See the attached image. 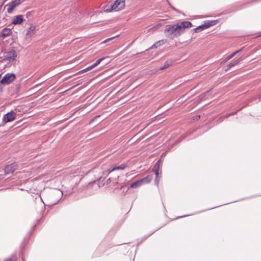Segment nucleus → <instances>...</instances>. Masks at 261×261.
Returning a JSON list of instances; mask_svg holds the SVG:
<instances>
[{
    "label": "nucleus",
    "mask_w": 261,
    "mask_h": 261,
    "mask_svg": "<svg viewBox=\"0 0 261 261\" xmlns=\"http://www.w3.org/2000/svg\"><path fill=\"white\" fill-rule=\"evenodd\" d=\"M180 29L177 23L173 24H167L165 27L164 33L166 36L172 39L178 37L182 34Z\"/></svg>",
    "instance_id": "obj_1"
},
{
    "label": "nucleus",
    "mask_w": 261,
    "mask_h": 261,
    "mask_svg": "<svg viewBox=\"0 0 261 261\" xmlns=\"http://www.w3.org/2000/svg\"><path fill=\"white\" fill-rule=\"evenodd\" d=\"M16 79V75L13 73H8L6 74L1 80L2 84H9Z\"/></svg>",
    "instance_id": "obj_2"
},
{
    "label": "nucleus",
    "mask_w": 261,
    "mask_h": 261,
    "mask_svg": "<svg viewBox=\"0 0 261 261\" xmlns=\"http://www.w3.org/2000/svg\"><path fill=\"white\" fill-rule=\"evenodd\" d=\"M16 117V113L11 111L10 112L5 114L3 118V122L4 123H7L13 121Z\"/></svg>",
    "instance_id": "obj_3"
},
{
    "label": "nucleus",
    "mask_w": 261,
    "mask_h": 261,
    "mask_svg": "<svg viewBox=\"0 0 261 261\" xmlns=\"http://www.w3.org/2000/svg\"><path fill=\"white\" fill-rule=\"evenodd\" d=\"M18 168L17 163L13 162L12 164L6 166L4 169L5 174H8L13 173Z\"/></svg>",
    "instance_id": "obj_4"
},
{
    "label": "nucleus",
    "mask_w": 261,
    "mask_h": 261,
    "mask_svg": "<svg viewBox=\"0 0 261 261\" xmlns=\"http://www.w3.org/2000/svg\"><path fill=\"white\" fill-rule=\"evenodd\" d=\"M6 61H8L9 62H13L16 58L17 54L16 51L14 49H11L9 51H6Z\"/></svg>",
    "instance_id": "obj_5"
},
{
    "label": "nucleus",
    "mask_w": 261,
    "mask_h": 261,
    "mask_svg": "<svg viewBox=\"0 0 261 261\" xmlns=\"http://www.w3.org/2000/svg\"><path fill=\"white\" fill-rule=\"evenodd\" d=\"M125 0H116L113 4V7L119 9V11L123 10L125 7Z\"/></svg>",
    "instance_id": "obj_6"
},
{
    "label": "nucleus",
    "mask_w": 261,
    "mask_h": 261,
    "mask_svg": "<svg viewBox=\"0 0 261 261\" xmlns=\"http://www.w3.org/2000/svg\"><path fill=\"white\" fill-rule=\"evenodd\" d=\"M177 23L178 24L179 27L180 28V30L182 34L184 33L185 29L191 28L192 25L191 22L188 21H183Z\"/></svg>",
    "instance_id": "obj_7"
},
{
    "label": "nucleus",
    "mask_w": 261,
    "mask_h": 261,
    "mask_svg": "<svg viewBox=\"0 0 261 261\" xmlns=\"http://www.w3.org/2000/svg\"><path fill=\"white\" fill-rule=\"evenodd\" d=\"M23 21V16L18 15L14 16L12 19V23L15 25L20 24Z\"/></svg>",
    "instance_id": "obj_8"
},
{
    "label": "nucleus",
    "mask_w": 261,
    "mask_h": 261,
    "mask_svg": "<svg viewBox=\"0 0 261 261\" xmlns=\"http://www.w3.org/2000/svg\"><path fill=\"white\" fill-rule=\"evenodd\" d=\"M103 11L104 12L109 13L112 11H119V9L115 8L114 6L113 7V4H111L110 5H107L102 7Z\"/></svg>",
    "instance_id": "obj_9"
},
{
    "label": "nucleus",
    "mask_w": 261,
    "mask_h": 261,
    "mask_svg": "<svg viewBox=\"0 0 261 261\" xmlns=\"http://www.w3.org/2000/svg\"><path fill=\"white\" fill-rule=\"evenodd\" d=\"M162 163L161 159L159 160L156 163L154 164L153 167V171L154 172L155 174L156 175V177H159V168L160 165Z\"/></svg>",
    "instance_id": "obj_10"
},
{
    "label": "nucleus",
    "mask_w": 261,
    "mask_h": 261,
    "mask_svg": "<svg viewBox=\"0 0 261 261\" xmlns=\"http://www.w3.org/2000/svg\"><path fill=\"white\" fill-rule=\"evenodd\" d=\"M11 33V29L5 28L2 30L0 33V37L5 38L9 36Z\"/></svg>",
    "instance_id": "obj_11"
},
{
    "label": "nucleus",
    "mask_w": 261,
    "mask_h": 261,
    "mask_svg": "<svg viewBox=\"0 0 261 261\" xmlns=\"http://www.w3.org/2000/svg\"><path fill=\"white\" fill-rule=\"evenodd\" d=\"M240 58L232 60L230 63L227 65L226 70L229 69L231 67L237 65L240 62Z\"/></svg>",
    "instance_id": "obj_12"
},
{
    "label": "nucleus",
    "mask_w": 261,
    "mask_h": 261,
    "mask_svg": "<svg viewBox=\"0 0 261 261\" xmlns=\"http://www.w3.org/2000/svg\"><path fill=\"white\" fill-rule=\"evenodd\" d=\"M35 27L34 25H32L27 31L26 33V36L27 37H31L32 35H33L35 33Z\"/></svg>",
    "instance_id": "obj_13"
},
{
    "label": "nucleus",
    "mask_w": 261,
    "mask_h": 261,
    "mask_svg": "<svg viewBox=\"0 0 261 261\" xmlns=\"http://www.w3.org/2000/svg\"><path fill=\"white\" fill-rule=\"evenodd\" d=\"M166 41L165 40H159V41L156 42L153 45H152V46L149 48V49L157 48L158 47L160 46L162 44H165L166 43Z\"/></svg>",
    "instance_id": "obj_14"
},
{
    "label": "nucleus",
    "mask_w": 261,
    "mask_h": 261,
    "mask_svg": "<svg viewBox=\"0 0 261 261\" xmlns=\"http://www.w3.org/2000/svg\"><path fill=\"white\" fill-rule=\"evenodd\" d=\"M152 179V175H148L146 177L142 178L141 179V181L142 184H147L149 183L151 179Z\"/></svg>",
    "instance_id": "obj_15"
},
{
    "label": "nucleus",
    "mask_w": 261,
    "mask_h": 261,
    "mask_svg": "<svg viewBox=\"0 0 261 261\" xmlns=\"http://www.w3.org/2000/svg\"><path fill=\"white\" fill-rule=\"evenodd\" d=\"M6 7H7V13L11 14L13 12L14 9L15 8L13 5H11L10 3L6 5Z\"/></svg>",
    "instance_id": "obj_16"
},
{
    "label": "nucleus",
    "mask_w": 261,
    "mask_h": 261,
    "mask_svg": "<svg viewBox=\"0 0 261 261\" xmlns=\"http://www.w3.org/2000/svg\"><path fill=\"white\" fill-rule=\"evenodd\" d=\"M142 183L141 181V179L138 180L136 181H135L131 184L130 187L132 188H137L138 187H139L142 185Z\"/></svg>",
    "instance_id": "obj_17"
},
{
    "label": "nucleus",
    "mask_w": 261,
    "mask_h": 261,
    "mask_svg": "<svg viewBox=\"0 0 261 261\" xmlns=\"http://www.w3.org/2000/svg\"><path fill=\"white\" fill-rule=\"evenodd\" d=\"M173 63V61L172 60H167L164 63V65L162 67H161V70L165 69L170 66H171Z\"/></svg>",
    "instance_id": "obj_18"
},
{
    "label": "nucleus",
    "mask_w": 261,
    "mask_h": 261,
    "mask_svg": "<svg viewBox=\"0 0 261 261\" xmlns=\"http://www.w3.org/2000/svg\"><path fill=\"white\" fill-rule=\"evenodd\" d=\"M127 167V165L125 164H122L118 166H116L114 168H113L110 172H113L116 170H123L124 169Z\"/></svg>",
    "instance_id": "obj_19"
},
{
    "label": "nucleus",
    "mask_w": 261,
    "mask_h": 261,
    "mask_svg": "<svg viewBox=\"0 0 261 261\" xmlns=\"http://www.w3.org/2000/svg\"><path fill=\"white\" fill-rule=\"evenodd\" d=\"M23 2H24V0H14L10 3L11 5H13V6L15 8H16L17 6H18L19 5H20Z\"/></svg>",
    "instance_id": "obj_20"
},
{
    "label": "nucleus",
    "mask_w": 261,
    "mask_h": 261,
    "mask_svg": "<svg viewBox=\"0 0 261 261\" xmlns=\"http://www.w3.org/2000/svg\"><path fill=\"white\" fill-rule=\"evenodd\" d=\"M243 49V47H242V48H241L240 49L238 50H237L236 51H234V53H233L232 54L229 55V56H228L227 57H226V60H229L230 59H231L232 58H233L236 54H237L238 53L240 52L242 50V49Z\"/></svg>",
    "instance_id": "obj_21"
},
{
    "label": "nucleus",
    "mask_w": 261,
    "mask_h": 261,
    "mask_svg": "<svg viewBox=\"0 0 261 261\" xmlns=\"http://www.w3.org/2000/svg\"><path fill=\"white\" fill-rule=\"evenodd\" d=\"M205 29H206L204 25V24H203L200 25L197 27V28H195L194 31L196 33H198V32H200L202 30H204Z\"/></svg>",
    "instance_id": "obj_22"
},
{
    "label": "nucleus",
    "mask_w": 261,
    "mask_h": 261,
    "mask_svg": "<svg viewBox=\"0 0 261 261\" xmlns=\"http://www.w3.org/2000/svg\"><path fill=\"white\" fill-rule=\"evenodd\" d=\"M204 24L205 27V28L207 29L209 27L214 25L215 24V23L214 21H205Z\"/></svg>",
    "instance_id": "obj_23"
},
{
    "label": "nucleus",
    "mask_w": 261,
    "mask_h": 261,
    "mask_svg": "<svg viewBox=\"0 0 261 261\" xmlns=\"http://www.w3.org/2000/svg\"><path fill=\"white\" fill-rule=\"evenodd\" d=\"M107 58H108V57H105L101 58L98 59L97 60H96L95 63H94L93 64V65L95 66V67L97 66L98 65H99L101 63V62L102 61H103V60H105V59H106Z\"/></svg>",
    "instance_id": "obj_24"
},
{
    "label": "nucleus",
    "mask_w": 261,
    "mask_h": 261,
    "mask_svg": "<svg viewBox=\"0 0 261 261\" xmlns=\"http://www.w3.org/2000/svg\"><path fill=\"white\" fill-rule=\"evenodd\" d=\"M5 58H6V55L5 52H4V53L2 52L1 53H0V59H1L3 61H5V60H6V59H5Z\"/></svg>",
    "instance_id": "obj_25"
},
{
    "label": "nucleus",
    "mask_w": 261,
    "mask_h": 261,
    "mask_svg": "<svg viewBox=\"0 0 261 261\" xmlns=\"http://www.w3.org/2000/svg\"><path fill=\"white\" fill-rule=\"evenodd\" d=\"M7 16H8L6 14V15L5 16H4L3 17V18L2 19V21H3V26L5 25L6 24V22L8 20Z\"/></svg>",
    "instance_id": "obj_26"
},
{
    "label": "nucleus",
    "mask_w": 261,
    "mask_h": 261,
    "mask_svg": "<svg viewBox=\"0 0 261 261\" xmlns=\"http://www.w3.org/2000/svg\"><path fill=\"white\" fill-rule=\"evenodd\" d=\"M118 36V35H117L116 36H114V37H112L111 38H108L105 40H104L102 42V43H107V42L109 41L110 40H112L113 39L116 38V37H117Z\"/></svg>",
    "instance_id": "obj_27"
},
{
    "label": "nucleus",
    "mask_w": 261,
    "mask_h": 261,
    "mask_svg": "<svg viewBox=\"0 0 261 261\" xmlns=\"http://www.w3.org/2000/svg\"><path fill=\"white\" fill-rule=\"evenodd\" d=\"M6 5L4 6L3 4H2L1 5H0V12L1 13L3 12L5 9Z\"/></svg>",
    "instance_id": "obj_28"
},
{
    "label": "nucleus",
    "mask_w": 261,
    "mask_h": 261,
    "mask_svg": "<svg viewBox=\"0 0 261 261\" xmlns=\"http://www.w3.org/2000/svg\"><path fill=\"white\" fill-rule=\"evenodd\" d=\"M14 257H15V255H12L10 257L4 259V261H12Z\"/></svg>",
    "instance_id": "obj_29"
},
{
    "label": "nucleus",
    "mask_w": 261,
    "mask_h": 261,
    "mask_svg": "<svg viewBox=\"0 0 261 261\" xmlns=\"http://www.w3.org/2000/svg\"><path fill=\"white\" fill-rule=\"evenodd\" d=\"M87 71H88V70H87V68H85V69H84L79 71L77 73H76V74H79L87 72Z\"/></svg>",
    "instance_id": "obj_30"
},
{
    "label": "nucleus",
    "mask_w": 261,
    "mask_h": 261,
    "mask_svg": "<svg viewBox=\"0 0 261 261\" xmlns=\"http://www.w3.org/2000/svg\"><path fill=\"white\" fill-rule=\"evenodd\" d=\"M87 71H88V70H87V68H85V69H84L79 71L77 73H76V74H79L87 72Z\"/></svg>",
    "instance_id": "obj_31"
},
{
    "label": "nucleus",
    "mask_w": 261,
    "mask_h": 261,
    "mask_svg": "<svg viewBox=\"0 0 261 261\" xmlns=\"http://www.w3.org/2000/svg\"><path fill=\"white\" fill-rule=\"evenodd\" d=\"M154 182L156 185L158 186L159 185V180L158 179V177H156V175H155V179Z\"/></svg>",
    "instance_id": "obj_32"
},
{
    "label": "nucleus",
    "mask_w": 261,
    "mask_h": 261,
    "mask_svg": "<svg viewBox=\"0 0 261 261\" xmlns=\"http://www.w3.org/2000/svg\"><path fill=\"white\" fill-rule=\"evenodd\" d=\"M94 67H95V66L93 64H92V65L87 67V69L88 71H89V70L93 68Z\"/></svg>",
    "instance_id": "obj_33"
},
{
    "label": "nucleus",
    "mask_w": 261,
    "mask_h": 261,
    "mask_svg": "<svg viewBox=\"0 0 261 261\" xmlns=\"http://www.w3.org/2000/svg\"><path fill=\"white\" fill-rule=\"evenodd\" d=\"M94 67H95V66L93 64H92V65L87 67V69L88 71H89V70L93 68Z\"/></svg>",
    "instance_id": "obj_34"
},
{
    "label": "nucleus",
    "mask_w": 261,
    "mask_h": 261,
    "mask_svg": "<svg viewBox=\"0 0 261 261\" xmlns=\"http://www.w3.org/2000/svg\"><path fill=\"white\" fill-rule=\"evenodd\" d=\"M209 92H210V91H207V92L201 94L200 97H204L205 95H207Z\"/></svg>",
    "instance_id": "obj_35"
},
{
    "label": "nucleus",
    "mask_w": 261,
    "mask_h": 261,
    "mask_svg": "<svg viewBox=\"0 0 261 261\" xmlns=\"http://www.w3.org/2000/svg\"><path fill=\"white\" fill-rule=\"evenodd\" d=\"M111 182V178H109V179H107V182H107V184H108V183H109V182Z\"/></svg>",
    "instance_id": "obj_36"
},
{
    "label": "nucleus",
    "mask_w": 261,
    "mask_h": 261,
    "mask_svg": "<svg viewBox=\"0 0 261 261\" xmlns=\"http://www.w3.org/2000/svg\"><path fill=\"white\" fill-rule=\"evenodd\" d=\"M188 216V215H185V216H183L178 217L177 218V219L185 217H186V216Z\"/></svg>",
    "instance_id": "obj_37"
},
{
    "label": "nucleus",
    "mask_w": 261,
    "mask_h": 261,
    "mask_svg": "<svg viewBox=\"0 0 261 261\" xmlns=\"http://www.w3.org/2000/svg\"><path fill=\"white\" fill-rule=\"evenodd\" d=\"M196 117H197V118H200V115H198H198H197V116H196Z\"/></svg>",
    "instance_id": "obj_38"
},
{
    "label": "nucleus",
    "mask_w": 261,
    "mask_h": 261,
    "mask_svg": "<svg viewBox=\"0 0 261 261\" xmlns=\"http://www.w3.org/2000/svg\"><path fill=\"white\" fill-rule=\"evenodd\" d=\"M182 138H179V141H181V140H182Z\"/></svg>",
    "instance_id": "obj_39"
},
{
    "label": "nucleus",
    "mask_w": 261,
    "mask_h": 261,
    "mask_svg": "<svg viewBox=\"0 0 261 261\" xmlns=\"http://www.w3.org/2000/svg\"><path fill=\"white\" fill-rule=\"evenodd\" d=\"M173 9H174V10H175V11H177L176 9H175V8H173Z\"/></svg>",
    "instance_id": "obj_40"
},
{
    "label": "nucleus",
    "mask_w": 261,
    "mask_h": 261,
    "mask_svg": "<svg viewBox=\"0 0 261 261\" xmlns=\"http://www.w3.org/2000/svg\"><path fill=\"white\" fill-rule=\"evenodd\" d=\"M22 261H24V259L22 258Z\"/></svg>",
    "instance_id": "obj_41"
},
{
    "label": "nucleus",
    "mask_w": 261,
    "mask_h": 261,
    "mask_svg": "<svg viewBox=\"0 0 261 261\" xmlns=\"http://www.w3.org/2000/svg\"><path fill=\"white\" fill-rule=\"evenodd\" d=\"M260 96H261V95H260Z\"/></svg>",
    "instance_id": "obj_42"
}]
</instances>
